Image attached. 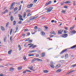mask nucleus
<instances>
[{
	"label": "nucleus",
	"mask_w": 76,
	"mask_h": 76,
	"mask_svg": "<svg viewBox=\"0 0 76 76\" xmlns=\"http://www.w3.org/2000/svg\"><path fill=\"white\" fill-rule=\"evenodd\" d=\"M34 28L35 29H38V27H37V26H35L34 27Z\"/></svg>",
	"instance_id": "13d9d810"
},
{
	"label": "nucleus",
	"mask_w": 76,
	"mask_h": 76,
	"mask_svg": "<svg viewBox=\"0 0 76 76\" xmlns=\"http://www.w3.org/2000/svg\"><path fill=\"white\" fill-rule=\"evenodd\" d=\"M31 16V14L30 13H28V15H27V16Z\"/></svg>",
	"instance_id": "c9c22d12"
},
{
	"label": "nucleus",
	"mask_w": 76,
	"mask_h": 76,
	"mask_svg": "<svg viewBox=\"0 0 76 76\" xmlns=\"http://www.w3.org/2000/svg\"><path fill=\"white\" fill-rule=\"evenodd\" d=\"M19 19L20 20H23V18H19Z\"/></svg>",
	"instance_id": "de8ad7c7"
},
{
	"label": "nucleus",
	"mask_w": 76,
	"mask_h": 76,
	"mask_svg": "<svg viewBox=\"0 0 76 76\" xmlns=\"http://www.w3.org/2000/svg\"><path fill=\"white\" fill-rule=\"evenodd\" d=\"M64 8H66V9H67L68 7L67 6H65L64 7Z\"/></svg>",
	"instance_id": "6e6d98bb"
},
{
	"label": "nucleus",
	"mask_w": 76,
	"mask_h": 76,
	"mask_svg": "<svg viewBox=\"0 0 76 76\" xmlns=\"http://www.w3.org/2000/svg\"><path fill=\"white\" fill-rule=\"evenodd\" d=\"M16 21H14L13 22V25H16Z\"/></svg>",
	"instance_id": "72a5a7b5"
},
{
	"label": "nucleus",
	"mask_w": 76,
	"mask_h": 76,
	"mask_svg": "<svg viewBox=\"0 0 76 76\" xmlns=\"http://www.w3.org/2000/svg\"><path fill=\"white\" fill-rule=\"evenodd\" d=\"M66 10H63L61 11V12L62 13H65V12H66Z\"/></svg>",
	"instance_id": "393cba45"
},
{
	"label": "nucleus",
	"mask_w": 76,
	"mask_h": 76,
	"mask_svg": "<svg viewBox=\"0 0 76 76\" xmlns=\"http://www.w3.org/2000/svg\"><path fill=\"white\" fill-rule=\"evenodd\" d=\"M50 64H53V61H51L50 62Z\"/></svg>",
	"instance_id": "774afa93"
},
{
	"label": "nucleus",
	"mask_w": 76,
	"mask_h": 76,
	"mask_svg": "<svg viewBox=\"0 0 76 76\" xmlns=\"http://www.w3.org/2000/svg\"><path fill=\"white\" fill-rule=\"evenodd\" d=\"M60 61L61 63H63V62L64 61V60H61Z\"/></svg>",
	"instance_id": "8fccbe9b"
},
{
	"label": "nucleus",
	"mask_w": 76,
	"mask_h": 76,
	"mask_svg": "<svg viewBox=\"0 0 76 76\" xmlns=\"http://www.w3.org/2000/svg\"><path fill=\"white\" fill-rule=\"evenodd\" d=\"M33 46H34L32 48H35V47H37V45H34Z\"/></svg>",
	"instance_id": "e2e57ef3"
},
{
	"label": "nucleus",
	"mask_w": 76,
	"mask_h": 76,
	"mask_svg": "<svg viewBox=\"0 0 76 76\" xmlns=\"http://www.w3.org/2000/svg\"><path fill=\"white\" fill-rule=\"evenodd\" d=\"M12 50H10L8 52V54L9 55L10 54L12 53Z\"/></svg>",
	"instance_id": "aec40b11"
},
{
	"label": "nucleus",
	"mask_w": 76,
	"mask_h": 76,
	"mask_svg": "<svg viewBox=\"0 0 76 76\" xmlns=\"http://www.w3.org/2000/svg\"><path fill=\"white\" fill-rule=\"evenodd\" d=\"M15 69L14 68L11 67L10 69V71H12V70H14Z\"/></svg>",
	"instance_id": "a211bd4d"
},
{
	"label": "nucleus",
	"mask_w": 76,
	"mask_h": 76,
	"mask_svg": "<svg viewBox=\"0 0 76 76\" xmlns=\"http://www.w3.org/2000/svg\"><path fill=\"white\" fill-rule=\"evenodd\" d=\"M37 61H42V60L39 59V58H37Z\"/></svg>",
	"instance_id": "f3484780"
},
{
	"label": "nucleus",
	"mask_w": 76,
	"mask_h": 76,
	"mask_svg": "<svg viewBox=\"0 0 76 76\" xmlns=\"http://www.w3.org/2000/svg\"><path fill=\"white\" fill-rule=\"evenodd\" d=\"M50 37V38H52L53 37H55V36L54 35H53L51 34L49 35Z\"/></svg>",
	"instance_id": "c85d7f7f"
},
{
	"label": "nucleus",
	"mask_w": 76,
	"mask_h": 76,
	"mask_svg": "<svg viewBox=\"0 0 76 76\" xmlns=\"http://www.w3.org/2000/svg\"><path fill=\"white\" fill-rule=\"evenodd\" d=\"M9 23H7L6 24V27H7V26H8V25H9Z\"/></svg>",
	"instance_id": "052dcab7"
},
{
	"label": "nucleus",
	"mask_w": 76,
	"mask_h": 76,
	"mask_svg": "<svg viewBox=\"0 0 76 76\" xmlns=\"http://www.w3.org/2000/svg\"><path fill=\"white\" fill-rule=\"evenodd\" d=\"M44 27L45 28V29H48V28L47 26H45Z\"/></svg>",
	"instance_id": "680f3d73"
},
{
	"label": "nucleus",
	"mask_w": 76,
	"mask_h": 76,
	"mask_svg": "<svg viewBox=\"0 0 76 76\" xmlns=\"http://www.w3.org/2000/svg\"><path fill=\"white\" fill-rule=\"evenodd\" d=\"M41 34L42 35V36H44V35H45V33L43 31H42L41 32Z\"/></svg>",
	"instance_id": "9b49d317"
},
{
	"label": "nucleus",
	"mask_w": 76,
	"mask_h": 76,
	"mask_svg": "<svg viewBox=\"0 0 76 76\" xmlns=\"http://www.w3.org/2000/svg\"><path fill=\"white\" fill-rule=\"evenodd\" d=\"M18 10V7H15L14 9V12H15L16 10Z\"/></svg>",
	"instance_id": "2f4dec72"
},
{
	"label": "nucleus",
	"mask_w": 76,
	"mask_h": 76,
	"mask_svg": "<svg viewBox=\"0 0 76 76\" xmlns=\"http://www.w3.org/2000/svg\"><path fill=\"white\" fill-rule=\"evenodd\" d=\"M72 2L69 1H66L65 2V4H68V3H71Z\"/></svg>",
	"instance_id": "ddd939ff"
},
{
	"label": "nucleus",
	"mask_w": 76,
	"mask_h": 76,
	"mask_svg": "<svg viewBox=\"0 0 76 76\" xmlns=\"http://www.w3.org/2000/svg\"><path fill=\"white\" fill-rule=\"evenodd\" d=\"M28 29L27 28H26V29H24V31L25 32L26 31H28Z\"/></svg>",
	"instance_id": "69168bd1"
},
{
	"label": "nucleus",
	"mask_w": 76,
	"mask_h": 76,
	"mask_svg": "<svg viewBox=\"0 0 76 76\" xmlns=\"http://www.w3.org/2000/svg\"><path fill=\"white\" fill-rule=\"evenodd\" d=\"M29 35H30V33L28 32L27 33V36H29Z\"/></svg>",
	"instance_id": "0e129e2a"
},
{
	"label": "nucleus",
	"mask_w": 76,
	"mask_h": 76,
	"mask_svg": "<svg viewBox=\"0 0 76 76\" xmlns=\"http://www.w3.org/2000/svg\"><path fill=\"white\" fill-rule=\"evenodd\" d=\"M27 7L28 8H31V7L30 6V5L29 4L27 5Z\"/></svg>",
	"instance_id": "58836bf2"
},
{
	"label": "nucleus",
	"mask_w": 76,
	"mask_h": 76,
	"mask_svg": "<svg viewBox=\"0 0 76 76\" xmlns=\"http://www.w3.org/2000/svg\"><path fill=\"white\" fill-rule=\"evenodd\" d=\"M75 27V26H73L72 27L70 28V30H72V29L74 28V27Z\"/></svg>",
	"instance_id": "7c9ffc66"
},
{
	"label": "nucleus",
	"mask_w": 76,
	"mask_h": 76,
	"mask_svg": "<svg viewBox=\"0 0 76 76\" xmlns=\"http://www.w3.org/2000/svg\"><path fill=\"white\" fill-rule=\"evenodd\" d=\"M72 67H76V64L74 65H72Z\"/></svg>",
	"instance_id": "e433bc0d"
},
{
	"label": "nucleus",
	"mask_w": 76,
	"mask_h": 76,
	"mask_svg": "<svg viewBox=\"0 0 76 76\" xmlns=\"http://www.w3.org/2000/svg\"><path fill=\"white\" fill-rule=\"evenodd\" d=\"M63 30L62 29H61L60 30H58V34H63Z\"/></svg>",
	"instance_id": "f03ea898"
},
{
	"label": "nucleus",
	"mask_w": 76,
	"mask_h": 76,
	"mask_svg": "<svg viewBox=\"0 0 76 76\" xmlns=\"http://www.w3.org/2000/svg\"><path fill=\"white\" fill-rule=\"evenodd\" d=\"M14 9V7H12V8H11V7H10V10H12V9Z\"/></svg>",
	"instance_id": "603ef678"
},
{
	"label": "nucleus",
	"mask_w": 76,
	"mask_h": 76,
	"mask_svg": "<svg viewBox=\"0 0 76 76\" xmlns=\"http://www.w3.org/2000/svg\"><path fill=\"white\" fill-rule=\"evenodd\" d=\"M15 4V2H13L11 4V8H12V7H13V5H14Z\"/></svg>",
	"instance_id": "6ab92c4d"
},
{
	"label": "nucleus",
	"mask_w": 76,
	"mask_h": 76,
	"mask_svg": "<svg viewBox=\"0 0 76 76\" xmlns=\"http://www.w3.org/2000/svg\"><path fill=\"white\" fill-rule=\"evenodd\" d=\"M10 41H12V37L11 36L10 37Z\"/></svg>",
	"instance_id": "c03bdc74"
},
{
	"label": "nucleus",
	"mask_w": 76,
	"mask_h": 76,
	"mask_svg": "<svg viewBox=\"0 0 76 76\" xmlns=\"http://www.w3.org/2000/svg\"><path fill=\"white\" fill-rule=\"evenodd\" d=\"M60 66H61V65H60V64H58L55 66V68L56 69H58V68H59Z\"/></svg>",
	"instance_id": "39448f33"
},
{
	"label": "nucleus",
	"mask_w": 76,
	"mask_h": 76,
	"mask_svg": "<svg viewBox=\"0 0 76 76\" xmlns=\"http://www.w3.org/2000/svg\"><path fill=\"white\" fill-rule=\"evenodd\" d=\"M66 4V3H65V2H62V3H61V5H63V4Z\"/></svg>",
	"instance_id": "09e8293b"
},
{
	"label": "nucleus",
	"mask_w": 76,
	"mask_h": 76,
	"mask_svg": "<svg viewBox=\"0 0 76 76\" xmlns=\"http://www.w3.org/2000/svg\"><path fill=\"white\" fill-rule=\"evenodd\" d=\"M33 46H34V44H32L31 45H30V46L29 47V48H31V47H33Z\"/></svg>",
	"instance_id": "37998d69"
},
{
	"label": "nucleus",
	"mask_w": 76,
	"mask_h": 76,
	"mask_svg": "<svg viewBox=\"0 0 76 76\" xmlns=\"http://www.w3.org/2000/svg\"><path fill=\"white\" fill-rule=\"evenodd\" d=\"M45 56V53H43L41 55L40 57H44Z\"/></svg>",
	"instance_id": "1a4fd4ad"
},
{
	"label": "nucleus",
	"mask_w": 76,
	"mask_h": 76,
	"mask_svg": "<svg viewBox=\"0 0 76 76\" xmlns=\"http://www.w3.org/2000/svg\"><path fill=\"white\" fill-rule=\"evenodd\" d=\"M43 72L44 73H48V71L47 70H43Z\"/></svg>",
	"instance_id": "cd10ccee"
},
{
	"label": "nucleus",
	"mask_w": 76,
	"mask_h": 76,
	"mask_svg": "<svg viewBox=\"0 0 76 76\" xmlns=\"http://www.w3.org/2000/svg\"><path fill=\"white\" fill-rule=\"evenodd\" d=\"M67 49H66L65 50H63V51H62L60 53V54H63V53H64V52H66V51H67Z\"/></svg>",
	"instance_id": "0eeeda50"
},
{
	"label": "nucleus",
	"mask_w": 76,
	"mask_h": 76,
	"mask_svg": "<svg viewBox=\"0 0 76 76\" xmlns=\"http://www.w3.org/2000/svg\"><path fill=\"white\" fill-rule=\"evenodd\" d=\"M10 19H11V21L12 22L13 20H14V18L12 16H11L10 17Z\"/></svg>",
	"instance_id": "f8f14e48"
},
{
	"label": "nucleus",
	"mask_w": 76,
	"mask_h": 76,
	"mask_svg": "<svg viewBox=\"0 0 76 76\" xmlns=\"http://www.w3.org/2000/svg\"><path fill=\"white\" fill-rule=\"evenodd\" d=\"M22 7V5H21L19 7V10H18V11H19L20 10H21V8Z\"/></svg>",
	"instance_id": "5701e85b"
},
{
	"label": "nucleus",
	"mask_w": 76,
	"mask_h": 76,
	"mask_svg": "<svg viewBox=\"0 0 76 76\" xmlns=\"http://www.w3.org/2000/svg\"><path fill=\"white\" fill-rule=\"evenodd\" d=\"M37 0H34L33 1L34 3H36Z\"/></svg>",
	"instance_id": "5fc2aeb1"
},
{
	"label": "nucleus",
	"mask_w": 76,
	"mask_h": 76,
	"mask_svg": "<svg viewBox=\"0 0 76 76\" xmlns=\"http://www.w3.org/2000/svg\"><path fill=\"white\" fill-rule=\"evenodd\" d=\"M19 17H20V18H22V15H20V14H19Z\"/></svg>",
	"instance_id": "3c124183"
},
{
	"label": "nucleus",
	"mask_w": 76,
	"mask_h": 76,
	"mask_svg": "<svg viewBox=\"0 0 76 76\" xmlns=\"http://www.w3.org/2000/svg\"><path fill=\"white\" fill-rule=\"evenodd\" d=\"M36 18H37V17H30V18L29 20H34L35 19H36Z\"/></svg>",
	"instance_id": "20e7f679"
},
{
	"label": "nucleus",
	"mask_w": 76,
	"mask_h": 76,
	"mask_svg": "<svg viewBox=\"0 0 76 76\" xmlns=\"http://www.w3.org/2000/svg\"><path fill=\"white\" fill-rule=\"evenodd\" d=\"M31 51L32 52V53H34V52H37V50H31Z\"/></svg>",
	"instance_id": "a19ab883"
},
{
	"label": "nucleus",
	"mask_w": 76,
	"mask_h": 76,
	"mask_svg": "<svg viewBox=\"0 0 76 76\" xmlns=\"http://www.w3.org/2000/svg\"><path fill=\"white\" fill-rule=\"evenodd\" d=\"M36 61H37V58H34L31 61V63H33Z\"/></svg>",
	"instance_id": "6e6552de"
},
{
	"label": "nucleus",
	"mask_w": 76,
	"mask_h": 76,
	"mask_svg": "<svg viewBox=\"0 0 76 76\" xmlns=\"http://www.w3.org/2000/svg\"><path fill=\"white\" fill-rule=\"evenodd\" d=\"M73 33L74 34H76V31H75V30H74V31H72Z\"/></svg>",
	"instance_id": "864d4df0"
},
{
	"label": "nucleus",
	"mask_w": 76,
	"mask_h": 76,
	"mask_svg": "<svg viewBox=\"0 0 76 76\" xmlns=\"http://www.w3.org/2000/svg\"><path fill=\"white\" fill-rule=\"evenodd\" d=\"M61 69H59L56 71V73H59L60 72H61Z\"/></svg>",
	"instance_id": "4468645a"
},
{
	"label": "nucleus",
	"mask_w": 76,
	"mask_h": 76,
	"mask_svg": "<svg viewBox=\"0 0 76 76\" xmlns=\"http://www.w3.org/2000/svg\"><path fill=\"white\" fill-rule=\"evenodd\" d=\"M50 67H52V68H53V69H54V65H50Z\"/></svg>",
	"instance_id": "473e14b6"
},
{
	"label": "nucleus",
	"mask_w": 76,
	"mask_h": 76,
	"mask_svg": "<svg viewBox=\"0 0 76 76\" xmlns=\"http://www.w3.org/2000/svg\"><path fill=\"white\" fill-rule=\"evenodd\" d=\"M6 39H7V37H5L4 39V42H6Z\"/></svg>",
	"instance_id": "f704fd0d"
},
{
	"label": "nucleus",
	"mask_w": 76,
	"mask_h": 76,
	"mask_svg": "<svg viewBox=\"0 0 76 76\" xmlns=\"http://www.w3.org/2000/svg\"><path fill=\"white\" fill-rule=\"evenodd\" d=\"M15 28H16V31H18V27H15Z\"/></svg>",
	"instance_id": "338daca9"
},
{
	"label": "nucleus",
	"mask_w": 76,
	"mask_h": 76,
	"mask_svg": "<svg viewBox=\"0 0 76 76\" xmlns=\"http://www.w3.org/2000/svg\"><path fill=\"white\" fill-rule=\"evenodd\" d=\"M28 69H29L30 70H32V69H33V66H30V67H28Z\"/></svg>",
	"instance_id": "c756f323"
},
{
	"label": "nucleus",
	"mask_w": 76,
	"mask_h": 76,
	"mask_svg": "<svg viewBox=\"0 0 76 76\" xmlns=\"http://www.w3.org/2000/svg\"><path fill=\"white\" fill-rule=\"evenodd\" d=\"M68 58V54H66L65 55V59H67Z\"/></svg>",
	"instance_id": "4be33fe9"
},
{
	"label": "nucleus",
	"mask_w": 76,
	"mask_h": 76,
	"mask_svg": "<svg viewBox=\"0 0 76 76\" xmlns=\"http://www.w3.org/2000/svg\"><path fill=\"white\" fill-rule=\"evenodd\" d=\"M1 29L2 31H5V29H4V28L2 26H1Z\"/></svg>",
	"instance_id": "dca6fc26"
},
{
	"label": "nucleus",
	"mask_w": 76,
	"mask_h": 76,
	"mask_svg": "<svg viewBox=\"0 0 76 76\" xmlns=\"http://www.w3.org/2000/svg\"><path fill=\"white\" fill-rule=\"evenodd\" d=\"M53 7H50L48 8H46L45 10H47V13H49V12H50L51 10H52V9H53Z\"/></svg>",
	"instance_id": "f257e3e1"
},
{
	"label": "nucleus",
	"mask_w": 76,
	"mask_h": 76,
	"mask_svg": "<svg viewBox=\"0 0 76 76\" xmlns=\"http://www.w3.org/2000/svg\"><path fill=\"white\" fill-rule=\"evenodd\" d=\"M12 31H13V29H11L10 31V35H12Z\"/></svg>",
	"instance_id": "bb28decb"
},
{
	"label": "nucleus",
	"mask_w": 76,
	"mask_h": 76,
	"mask_svg": "<svg viewBox=\"0 0 76 76\" xmlns=\"http://www.w3.org/2000/svg\"><path fill=\"white\" fill-rule=\"evenodd\" d=\"M18 48H19V51H20V50H22V48L21 47V46H20V45H18Z\"/></svg>",
	"instance_id": "412c9836"
},
{
	"label": "nucleus",
	"mask_w": 76,
	"mask_h": 76,
	"mask_svg": "<svg viewBox=\"0 0 76 76\" xmlns=\"http://www.w3.org/2000/svg\"><path fill=\"white\" fill-rule=\"evenodd\" d=\"M22 21H21V20H20L18 21V23H19V24H20V23H22Z\"/></svg>",
	"instance_id": "a18cd8bd"
},
{
	"label": "nucleus",
	"mask_w": 76,
	"mask_h": 76,
	"mask_svg": "<svg viewBox=\"0 0 76 76\" xmlns=\"http://www.w3.org/2000/svg\"><path fill=\"white\" fill-rule=\"evenodd\" d=\"M54 32V31H52L50 32V34H53Z\"/></svg>",
	"instance_id": "ea45409f"
},
{
	"label": "nucleus",
	"mask_w": 76,
	"mask_h": 76,
	"mask_svg": "<svg viewBox=\"0 0 76 76\" xmlns=\"http://www.w3.org/2000/svg\"><path fill=\"white\" fill-rule=\"evenodd\" d=\"M52 3V1H49L48 3H46L45 4V6H47L48 5H49V4H50Z\"/></svg>",
	"instance_id": "423d86ee"
},
{
	"label": "nucleus",
	"mask_w": 76,
	"mask_h": 76,
	"mask_svg": "<svg viewBox=\"0 0 76 76\" xmlns=\"http://www.w3.org/2000/svg\"><path fill=\"white\" fill-rule=\"evenodd\" d=\"M26 12H24L23 18H25V17H26Z\"/></svg>",
	"instance_id": "2eb2a0df"
},
{
	"label": "nucleus",
	"mask_w": 76,
	"mask_h": 76,
	"mask_svg": "<svg viewBox=\"0 0 76 76\" xmlns=\"http://www.w3.org/2000/svg\"><path fill=\"white\" fill-rule=\"evenodd\" d=\"M26 12L29 13L30 12H31V10L29 9H28L26 11Z\"/></svg>",
	"instance_id": "a878e982"
},
{
	"label": "nucleus",
	"mask_w": 76,
	"mask_h": 76,
	"mask_svg": "<svg viewBox=\"0 0 76 76\" xmlns=\"http://www.w3.org/2000/svg\"><path fill=\"white\" fill-rule=\"evenodd\" d=\"M68 36V34H63L62 35V37L63 38H66V37H67Z\"/></svg>",
	"instance_id": "7ed1b4c3"
},
{
	"label": "nucleus",
	"mask_w": 76,
	"mask_h": 76,
	"mask_svg": "<svg viewBox=\"0 0 76 76\" xmlns=\"http://www.w3.org/2000/svg\"><path fill=\"white\" fill-rule=\"evenodd\" d=\"M23 59L24 60H26V57L24 56Z\"/></svg>",
	"instance_id": "49530a36"
},
{
	"label": "nucleus",
	"mask_w": 76,
	"mask_h": 76,
	"mask_svg": "<svg viewBox=\"0 0 76 76\" xmlns=\"http://www.w3.org/2000/svg\"><path fill=\"white\" fill-rule=\"evenodd\" d=\"M29 5L30 6V7H32V6H33V4H31Z\"/></svg>",
	"instance_id": "79ce46f5"
},
{
	"label": "nucleus",
	"mask_w": 76,
	"mask_h": 76,
	"mask_svg": "<svg viewBox=\"0 0 76 76\" xmlns=\"http://www.w3.org/2000/svg\"><path fill=\"white\" fill-rule=\"evenodd\" d=\"M74 72V70H72L70 72H68L66 73V75H69L70 73H72V72Z\"/></svg>",
	"instance_id": "9d476101"
},
{
	"label": "nucleus",
	"mask_w": 76,
	"mask_h": 76,
	"mask_svg": "<svg viewBox=\"0 0 76 76\" xmlns=\"http://www.w3.org/2000/svg\"><path fill=\"white\" fill-rule=\"evenodd\" d=\"M39 55L38 54H36V57H39Z\"/></svg>",
	"instance_id": "bf43d9fd"
},
{
	"label": "nucleus",
	"mask_w": 76,
	"mask_h": 76,
	"mask_svg": "<svg viewBox=\"0 0 76 76\" xmlns=\"http://www.w3.org/2000/svg\"><path fill=\"white\" fill-rule=\"evenodd\" d=\"M22 67H18V70H20L22 69Z\"/></svg>",
	"instance_id": "b1692460"
},
{
	"label": "nucleus",
	"mask_w": 76,
	"mask_h": 76,
	"mask_svg": "<svg viewBox=\"0 0 76 76\" xmlns=\"http://www.w3.org/2000/svg\"><path fill=\"white\" fill-rule=\"evenodd\" d=\"M66 33H67V31H66L65 30H64V34H66Z\"/></svg>",
	"instance_id": "4d7b16f0"
},
{
	"label": "nucleus",
	"mask_w": 76,
	"mask_h": 76,
	"mask_svg": "<svg viewBox=\"0 0 76 76\" xmlns=\"http://www.w3.org/2000/svg\"><path fill=\"white\" fill-rule=\"evenodd\" d=\"M26 72H31V71L28 69H26Z\"/></svg>",
	"instance_id": "4c0bfd02"
}]
</instances>
